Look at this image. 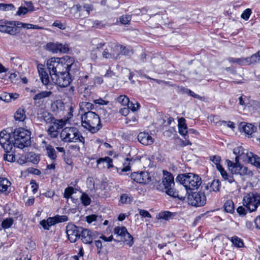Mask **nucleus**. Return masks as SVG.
Masks as SVG:
<instances>
[{"instance_id": "1", "label": "nucleus", "mask_w": 260, "mask_h": 260, "mask_svg": "<svg viewBox=\"0 0 260 260\" xmlns=\"http://www.w3.org/2000/svg\"><path fill=\"white\" fill-rule=\"evenodd\" d=\"M163 178L161 182H158L156 189L160 191L165 192L169 196L183 200L184 197L180 196L178 191L174 190V177L172 174L166 170H163Z\"/></svg>"}, {"instance_id": "2", "label": "nucleus", "mask_w": 260, "mask_h": 260, "mask_svg": "<svg viewBox=\"0 0 260 260\" xmlns=\"http://www.w3.org/2000/svg\"><path fill=\"white\" fill-rule=\"evenodd\" d=\"M82 126L94 134L98 132L102 127L99 116L94 112L88 111L82 115Z\"/></svg>"}, {"instance_id": "3", "label": "nucleus", "mask_w": 260, "mask_h": 260, "mask_svg": "<svg viewBox=\"0 0 260 260\" xmlns=\"http://www.w3.org/2000/svg\"><path fill=\"white\" fill-rule=\"evenodd\" d=\"M31 133L22 128H16L12 133L14 141L12 143L13 146L20 149L28 147L31 145Z\"/></svg>"}, {"instance_id": "4", "label": "nucleus", "mask_w": 260, "mask_h": 260, "mask_svg": "<svg viewBox=\"0 0 260 260\" xmlns=\"http://www.w3.org/2000/svg\"><path fill=\"white\" fill-rule=\"evenodd\" d=\"M61 140L64 143H85L83 137L78 128L75 126H67L63 128L60 134Z\"/></svg>"}, {"instance_id": "5", "label": "nucleus", "mask_w": 260, "mask_h": 260, "mask_svg": "<svg viewBox=\"0 0 260 260\" xmlns=\"http://www.w3.org/2000/svg\"><path fill=\"white\" fill-rule=\"evenodd\" d=\"M176 181L182 184L186 190L197 189L202 183L201 178L199 176L191 173L178 175Z\"/></svg>"}, {"instance_id": "6", "label": "nucleus", "mask_w": 260, "mask_h": 260, "mask_svg": "<svg viewBox=\"0 0 260 260\" xmlns=\"http://www.w3.org/2000/svg\"><path fill=\"white\" fill-rule=\"evenodd\" d=\"M234 153L236 155V159H240L244 161L260 168V157L251 152H248L242 147H239L234 149Z\"/></svg>"}, {"instance_id": "7", "label": "nucleus", "mask_w": 260, "mask_h": 260, "mask_svg": "<svg viewBox=\"0 0 260 260\" xmlns=\"http://www.w3.org/2000/svg\"><path fill=\"white\" fill-rule=\"evenodd\" d=\"M10 135L5 131L0 132V145L4 149L6 154L4 155V159L9 162H13L15 159V155L12 152L13 145L10 140Z\"/></svg>"}, {"instance_id": "8", "label": "nucleus", "mask_w": 260, "mask_h": 260, "mask_svg": "<svg viewBox=\"0 0 260 260\" xmlns=\"http://www.w3.org/2000/svg\"><path fill=\"white\" fill-rule=\"evenodd\" d=\"M243 204L249 212L255 211L260 205V194L256 192L245 194L243 198Z\"/></svg>"}, {"instance_id": "9", "label": "nucleus", "mask_w": 260, "mask_h": 260, "mask_svg": "<svg viewBox=\"0 0 260 260\" xmlns=\"http://www.w3.org/2000/svg\"><path fill=\"white\" fill-rule=\"evenodd\" d=\"M189 205L195 207H202L206 203V197L204 192L202 191L194 192L189 194L187 197Z\"/></svg>"}, {"instance_id": "10", "label": "nucleus", "mask_w": 260, "mask_h": 260, "mask_svg": "<svg viewBox=\"0 0 260 260\" xmlns=\"http://www.w3.org/2000/svg\"><path fill=\"white\" fill-rule=\"evenodd\" d=\"M51 78L52 81L55 84L61 87H67L72 81L69 72L60 74L58 73L53 75H51Z\"/></svg>"}, {"instance_id": "11", "label": "nucleus", "mask_w": 260, "mask_h": 260, "mask_svg": "<svg viewBox=\"0 0 260 260\" xmlns=\"http://www.w3.org/2000/svg\"><path fill=\"white\" fill-rule=\"evenodd\" d=\"M74 60L73 57L64 56L60 58V61L58 66L56 73L58 74L69 72L74 64Z\"/></svg>"}, {"instance_id": "12", "label": "nucleus", "mask_w": 260, "mask_h": 260, "mask_svg": "<svg viewBox=\"0 0 260 260\" xmlns=\"http://www.w3.org/2000/svg\"><path fill=\"white\" fill-rule=\"evenodd\" d=\"M83 228L74 224H68L67 226V234L71 242H75L80 237Z\"/></svg>"}, {"instance_id": "13", "label": "nucleus", "mask_w": 260, "mask_h": 260, "mask_svg": "<svg viewBox=\"0 0 260 260\" xmlns=\"http://www.w3.org/2000/svg\"><path fill=\"white\" fill-rule=\"evenodd\" d=\"M114 233L117 236H120L121 238L125 239L127 242V244L129 246H131L133 244V238L128 233L127 229L124 226H116L114 228Z\"/></svg>"}, {"instance_id": "14", "label": "nucleus", "mask_w": 260, "mask_h": 260, "mask_svg": "<svg viewBox=\"0 0 260 260\" xmlns=\"http://www.w3.org/2000/svg\"><path fill=\"white\" fill-rule=\"evenodd\" d=\"M131 177L132 179L139 183L147 184L151 181V177L147 172H134Z\"/></svg>"}, {"instance_id": "15", "label": "nucleus", "mask_w": 260, "mask_h": 260, "mask_svg": "<svg viewBox=\"0 0 260 260\" xmlns=\"http://www.w3.org/2000/svg\"><path fill=\"white\" fill-rule=\"evenodd\" d=\"M119 46L110 45L103 52V57L106 59H117L120 58V54L118 53Z\"/></svg>"}, {"instance_id": "16", "label": "nucleus", "mask_w": 260, "mask_h": 260, "mask_svg": "<svg viewBox=\"0 0 260 260\" xmlns=\"http://www.w3.org/2000/svg\"><path fill=\"white\" fill-rule=\"evenodd\" d=\"M14 21H8L2 22L0 24V31L11 36L16 35L18 33V29L14 25Z\"/></svg>"}, {"instance_id": "17", "label": "nucleus", "mask_w": 260, "mask_h": 260, "mask_svg": "<svg viewBox=\"0 0 260 260\" xmlns=\"http://www.w3.org/2000/svg\"><path fill=\"white\" fill-rule=\"evenodd\" d=\"M47 50L54 53H67L69 50L68 45L66 44H63L59 43H48L46 45Z\"/></svg>"}, {"instance_id": "18", "label": "nucleus", "mask_w": 260, "mask_h": 260, "mask_svg": "<svg viewBox=\"0 0 260 260\" xmlns=\"http://www.w3.org/2000/svg\"><path fill=\"white\" fill-rule=\"evenodd\" d=\"M37 69L39 74L40 79L43 85H45L47 89L51 90L52 89L49 75L44 68V66L42 64H39Z\"/></svg>"}, {"instance_id": "19", "label": "nucleus", "mask_w": 260, "mask_h": 260, "mask_svg": "<svg viewBox=\"0 0 260 260\" xmlns=\"http://www.w3.org/2000/svg\"><path fill=\"white\" fill-rule=\"evenodd\" d=\"M231 172L233 174H239L241 176H247L249 177L253 175V172L251 171L239 163H236V165L232 167Z\"/></svg>"}, {"instance_id": "20", "label": "nucleus", "mask_w": 260, "mask_h": 260, "mask_svg": "<svg viewBox=\"0 0 260 260\" xmlns=\"http://www.w3.org/2000/svg\"><path fill=\"white\" fill-rule=\"evenodd\" d=\"M60 61V58L53 57L47 61V66L48 71H49L50 76L51 75H53L56 73L57 69L59 62Z\"/></svg>"}, {"instance_id": "21", "label": "nucleus", "mask_w": 260, "mask_h": 260, "mask_svg": "<svg viewBox=\"0 0 260 260\" xmlns=\"http://www.w3.org/2000/svg\"><path fill=\"white\" fill-rule=\"evenodd\" d=\"M53 94V92L49 90L42 91L36 94L32 98L36 104L43 103L45 99L50 98Z\"/></svg>"}, {"instance_id": "22", "label": "nucleus", "mask_w": 260, "mask_h": 260, "mask_svg": "<svg viewBox=\"0 0 260 260\" xmlns=\"http://www.w3.org/2000/svg\"><path fill=\"white\" fill-rule=\"evenodd\" d=\"M80 237L82 241L86 244H90L92 243L93 235L90 230L83 228L81 233Z\"/></svg>"}, {"instance_id": "23", "label": "nucleus", "mask_w": 260, "mask_h": 260, "mask_svg": "<svg viewBox=\"0 0 260 260\" xmlns=\"http://www.w3.org/2000/svg\"><path fill=\"white\" fill-rule=\"evenodd\" d=\"M138 141L143 145H151L154 142V139L148 133H140L138 136Z\"/></svg>"}, {"instance_id": "24", "label": "nucleus", "mask_w": 260, "mask_h": 260, "mask_svg": "<svg viewBox=\"0 0 260 260\" xmlns=\"http://www.w3.org/2000/svg\"><path fill=\"white\" fill-rule=\"evenodd\" d=\"M11 183L5 178H0V192L8 194L10 192Z\"/></svg>"}, {"instance_id": "25", "label": "nucleus", "mask_w": 260, "mask_h": 260, "mask_svg": "<svg viewBox=\"0 0 260 260\" xmlns=\"http://www.w3.org/2000/svg\"><path fill=\"white\" fill-rule=\"evenodd\" d=\"M14 25H15V26L16 27H17V28L22 27V28H26L27 29H42V27H41L38 25H34V24H30V23H23V22H21L20 21H14Z\"/></svg>"}, {"instance_id": "26", "label": "nucleus", "mask_w": 260, "mask_h": 260, "mask_svg": "<svg viewBox=\"0 0 260 260\" xmlns=\"http://www.w3.org/2000/svg\"><path fill=\"white\" fill-rule=\"evenodd\" d=\"M59 128V125L57 123L53 122V125L49 126L47 133L48 135L51 138H55L57 137L58 134V129Z\"/></svg>"}, {"instance_id": "27", "label": "nucleus", "mask_w": 260, "mask_h": 260, "mask_svg": "<svg viewBox=\"0 0 260 260\" xmlns=\"http://www.w3.org/2000/svg\"><path fill=\"white\" fill-rule=\"evenodd\" d=\"M185 120L183 118H181L178 120V129H179V133L183 136H186L187 133H188V131L187 130V125L185 124Z\"/></svg>"}, {"instance_id": "28", "label": "nucleus", "mask_w": 260, "mask_h": 260, "mask_svg": "<svg viewBox=\"0 0 260 260\" xmlns=\"http://www.w3.org/2000/svg\"><path fill=\"white\" fill-rule=\"evenodd\" d=\"M47 156L52 160L55 161L57 155L55 149L50 144H47L45 146Z\"/></svg>"}, {"instance_id": "29", "label": "nucleus", "mask_w": 260, "mask_h": 260, "mask_svg": "<svg viewBox=\"0 0 260 260\" xmlns=\"http://www.w3.org/2000/svg\"><path fill=\"white\" fill-rule=\"evenodd\" d=\"M241 126L242 131L248 135H251L256 128L254 125L250 123H241Z\"/></svg>"}, {"instance_id": "30", "label": "nucleus", "mask_w": 260, "mask_h": 260, "mask_svg": "<svg viewBox=\"0 0 260 260\" xmlns=\"http://www.w3.org/2000/svg\"><path fill=\"white\" fill-rule=\"evenodd\" d=\"M220 182L218 180H213L210 185H206L205 187L206 190H209L210 191H213L217 192L219 191Z\"/></svg>"}, {"instance_id": "31", "label": "nucleus", "mask_w": 260, "mask_h": 260, "mask_svg": "<svg viewBox=\"0 0 260 260\" xmlns=\"http://www.w3.org/2000/svg\"><path fill=\"white\" fill-rule=\"evenodd\" d=\"M56 223V220L53 217H49L46 220H43L40 221V224L44 229L49 230V228Z\"/></svg>"}, {"instance_id": "32", "label": "nucleus", "mask_w": 260, "mask_h": 260, "mask_svg": "<svg viewBox=\"0 0 260 260\" xmlns=\"http://www.w3.org/2000/svg\"><path fill=\"white\" fill-rule=\"evenodd\" d=\"M14 118L16 121H23L26 118L24 109L22 108H19L15 114Z\"/></svg>"}, {"instance_id": "33", "label": "nucleus", "mask_w": 260, "mask_h": 260, "mask_svg": "<svg viewBox=\"0 0 260 260\" xmlns=\"http://www.w3.org/2000/svg\"><path fill=\"white\" fill-rule=\"evenodd\" d=\"M96 162L98 166L103 164V165L106 164V167L108 169L113 167L112 159L108 156L105 157V158H101L98 159ZM104 167L105 166L103 165V167Z\"/></svg>"}, {"instance_id": "34", "label": "nucleus", "mask_w": 260, "mask_h": 260, "mask_svg": "<svg viewBox=\"0 0 260 260\" xmlns=\"http://www.w3.org/2000/svg\"><path fill=\"white\" fill-rule=\"evenodd\" d=\"M210 159L211 160L216 166L217 169L220 172L223 169L222 167L220 165V162L221 161V157L219 155H213L210 157Z\"/></svg>"}, {"instance_id": "35", "label": "nucleus", "mask_w": 260, "mask_h": 260, "mask_svg": "<svg viewBox=\"0 0 260 260\" xmlns=\"http://www.w3.org/2000/svg\"><path fill=\"white\" fill-rule=\"evenodd\" d=\"M137 160L138 161L140 160L139 159H134V158L129 159L128 158H126L125 159V161H127V162L128 161V165H127L126 162H125L124 165H126V166L124 167H123L122 169H118V172H119V170H121V172H127V171H129L131 169L130 165L133 164L134 162V161H135Z\"/></svg>"}, {"instance_id": "36", "label": "nucleus", "mask_w": 260, "mask_h": 260, "mask_svg": "<svg viewBox=\"0 0 260 260\" xmlns=\"http://www.w3.org/2000/svg\"><path fill=\"white\" fill-rule=\"evenodd\" d=\"M248 59L249 65L260 63V50L250 57H248Z\"/></svg>"}, {"instance_id": "37", "label": "nucleus", "mask_w": 260, "mask_h": 260, "mask_svg": "<svg viewBox=\"0 0 260 260\" xmlns=\"http://www.w3.org/2000/svg\"><path fill=\"white\" fill-rule=\"evenodd\" d=\"M79 5H74L70 9V14L72 18L74 19L80 18V14H79Z\"/></svg>"}, {"instance_id": "38", "label": "nucleus", "mask_w": 260, "mask_h": 260, "mask_svg": "<svg viewBox=\"0 0 260 260\" xmlns=\"http://www.w3.org/2000/svg\"><path fill=\"white\" fill-rule=\"evenodd\" d=\"M224 208L226 212L233 213L234 211V204L233 202L231 200H228L224 204Z\"/></svg>"}, {"instance_id": "39", "label": "nucleus", "mask_w": 260, "mask_h": 260, "mask_svg": "<svg viewBox=\"0 0 260 260\" xmlns=\"http://www.w3.org/2000/svg\"><path fill=\"white\" fill-rule=\"evenodd\" d=\"M220 174L224 180L232 183L235 182V179L232 175L228 174L224 169L220 171Z\"/></svg>"}, {"instance_id": "40", "label": "nucleus", "mask_w": 260, "mask_h": 260, "mask_svg": "<svg viewBox=\"0 0 260 260\" xmlns=\"http://www.w3.org/2000/svg\"><path fill=\"white\" fill-rule=\"evenodd\" d=\"M233 244L237 247H242L244 243L242 240L237 236H233L231 238Z\"/></svg>"}, {"instance_id": "41", "label": "nucleus", "mask_w": 260, "mask_h": 260, "mask_svg": "<svg viewBox=\"0 0 260 260\" xmlns=\"http://www.w3.org/2000/svg\"><path fill=\"white\" fill-rule=\"evenodd\" d=\"M42 117L47 123L54 122L53 121L55 120L52 115L47 112H43Z\"/></svg>"}, {"instance_id": "42", "label": "nucleus", "mask_w": 260, "mask_h": 260, "mask_svg": "<svg viewBox=\"0 0 260 260\" xmlns=\"http://www.w3.org/2000/svg\"><path fill=\"white\" fill-rule=\"evenodd\" d=\"M14 220L12 218H7L5 219L2 222L1 225L4 229H7L10 228L13 223Z\"/></svg>"}, {"instance_id": "43", "label": "nucleus", "mask_w": 260, "mask_h": 260, "mask_svg": "<svg viewBox=\"0 0 260 260\" xmlns=\"http://www.w3.org/2000/svg\"><path fill=\"white\" fill-rule=\"evenodd\" d=\"M80 200L82 203L85 206H88L91 203V199L89 196L85 193H83L81 196Z\"/></svg>"}, {"instance_id": "44", "label": "nucleus", "mask_w": 260, "mask_h": 260, "mask_svg": "<svg viewBox=\"0 0 260 260\" xmlns=\"http://www.w3.org/2000/svg\"><path fill=\"white\" fill-rule=\"evenodd\" d=\"M117 101L123 106H127L129 102V99L124 95H121L117 98Z\"/></svg>"}, {"instance_id": "45", "label": "nucleus", "mask_w": 260, "mask_h": 260, "mask_svg": "<svg viewBox=\"0 0 260 260\" xmlns=\"http://www.w3.org/2000/svg\"><path fill=\"white\" fill-rule=\"evenodd\" d=\"M79 106L81 109L84 110V109H86L87 110L89 109H92L94 106L89 103V102H83L79 104Z\"/></svg>"}, {"instance_id": "46", "label": "nucleus", "mask_w": 260, "mask_h": 260, "mask_svg": "<svg viewBox=\"0 0 260 260\" xmlns=\"http://www.w3.org/2000/svg\"><path fill=\"white\" fill-rule=\"evenodd\" d=\"M15 9V7L13 4H0V10L9 11Z\"/></svg>"}, {"instance_id": "47", "label": "nucleus", "mask_w": 260, "mask_h": 260, "mask_svg": "<svg viewBox=\"0 0 260 260\" xmlns=\"http://www.w3.org/2000/svg\"><path fill=\"white\" fill-rule=\"evenodd\" d=\"M131 15H122L119 18V21L122 24H127L131 21Z\"/></svg>"}, {"instance_id": "48", "label": "nucleus", "mask_w": 260, "mask_h": 260, "mask_svg": "<svg viewBox=\"0 0 260 260\" xmlns=\"http://www.w3.org/2000/svg\"><path fill=\"white\" fill-rule=\"evenodd\" d=\"M239 103L238 105L242 107L244 109L246 105V102L248 100L247 97L244 95H242L238 98Z\"/></svg>"}, {"instance_id": "49", "label": "nucleus", "mask_w": 260, "mask_h": 260, "mask_svg": "<svg viewBox=\"0 0 260 260\" xmlns=\"http://www.w3.org/2000/svg\"><path fill=\"white\" fill-rule=\"evenodd\" d=\"M74 193V191L73 187H68L65 189L64 192V197L68 199Z\"/></svg>"}, {"instance_id": "50", "label": "nucleus", "mask_w": 260, "mask_h": 260, "mask_svg": "<svg viewBox=\"0 0 260 260\" xmlns=\"http://www.w3.org/2000/svg\"><path fill=\"white\" fill-rule=\"evenodd\" d=\"M173 213L169 211L161 212L159 213L160 218L168 220L172 217Z\"/></svg>"}, {"instance_id": "51", "label": "nucleus", "mask_w": 260, "mask_h": 260, "mask_svg": "<svg viewBox=\"0 0 260 260\" xmlns=\"http://www.w3.org/2000/svg\"><path fill=\"white\" fill-rule=\"evenodd\" d=\"M248 57L238 58V65L239 66H247L249 65Z\"/></svg>"}, {"instance_id": "52", "label": "nucleus", "mask_w": 260, "mask_h": 260, "mask_svg": "<svg viewBox=\"0 0 260 260\" xmlns=\"http://www.w3.org/2000/svg\"><path fill=\"white\" fill-rule=\"evenodd\" d=\"M127 106L129 110L131 109L132 111L135 112L137 111V110L139 108L140 106L139 103H138V102H136L135 104L133 103L132 102H129Z\"/></svg>"}, {"instance_id": "53", "label": "nucleus", "mask_w": 260, "mask_h": 260, "mask_svg": "<svg viewBox=\"0 0 260 260\" xmlns=\"http://www.w3.org/2000/svg\"><path fill=\"white\" fill-rule=\"evenodd\" d=\"M11 95L10 93L4 92L0 96V100L3 101L5 102L9 103L11 102Z\"/></svg>"}, {"instance_id": "54", "label": "nucleus", "mask_w": 260, "mask_h": 260, "mask_svg": "<svg viewBox=\"0 0 260 260\" xmlns=\"http://www.w3.org/2000/svg\"><path fill=\"white\" fill-rule=\"evenodd\" d=\"M28 12V9L25 7H20L16 13L18 16L24 15Z\"/></svg>"}, {"instance_id": "55", "label": "nucleus", "mask_w": 260, "mask_h": 260, "mask_svg": "<svg viewBox=\"0 0 260 260\" xmlns=\"http://www.w3.org/2000/svg\"><path fill=\"white\" fill-rule=\"evenodd\" d=\"M221 125L223 126L228 127L232 129H233L235 127V123L231 121H222Z\"/></svg>"}, {"instance_id": "56", "label": "nucleus", "mask_w": 260, "mask_h": 260, "mask_svg": "<svg viewBox=\"0 0 260 260\" xmlns=\"http://www.w3.org/2000/svg\"><path fill=\"white\" fill-rule=\"evenodd\" d=\"M52 26L54 27H56L61 30H64L66 29V25L62 23L60 21L56 20L52 24Z\"/></svg>"}, {"instance_id": "57", "label": "nucleus", "mask_w": 260, "mask_h": 260, "mask_svg": "<svg viewBox=\"0 0 260 260\" xmlns=\"http://www.w3.org/2000/svg\"><path fill=\"white\" fill-rule=\"evenodd\" d=\"M251 13V11L250 9H247L242 13L241 17L247 20L249 19Z\"/></svg>"}, {"instance_id": "58", "label": "nucleus", "mask_w": 260, "mask_h": 260, "mask_svg": "<svg viewBox=\"0 0 260 260\" xmlns=\"http://www.w3.org/2000/svg\"><path fill=\"white\" fill-rule=\"evenodd\" d=\"M246 207H244L243 206H239L237 209V211L238 212V213L241 215V216H244L247 213V209H245Z\"/></svg>"}, {"instance_id": "59", "label": "nucleus", "mask_w": 260, "mask_h": 260, "mask_svg": "<svg viewBox=\"0 0 260 260\" xmlns=\"http://www.w3.org/2000/svg\"><path fill=\"white\" fill-rule=\"evenodd\" d=\"M79 14H80V18H84L88 17V12L84 11V9H82V7L79 5Z\"/></svg>"}, {"instance_id": "60", "label": "nucleus", "mask_w": 260, "mask_h": 260, "mask_svg": "<svg viewBox=\"0 0 260 260\" xmlns=\"http://www.w3.org/2000/svg\"><path fill=\"white\" fill-rule=\"evenodd\" d=\"M120 201L122 204H126L130 202V198L126 194H123L121 196Z\"/></svg>"}, {"instance_id": "61", "label": "nucleus", "mask_w": 260, "mask_h": 260, "mask_svg": "<svg viewBox=\"0 0 260 260\" xmlns=\"http://www.w3.org/2000/svg\"><path fill=\"white\" fill-rule=\"evenodd\" d=\"M98 218V216L95 214H92L86 216V221L90 223L94 221H96Z\"/></svg>"}, {"instance_id": "62", "label": "nucleus", "mask_w": 260, "mask_h": 260, "mask_svg": "<svg viewBox=\"0 0 260 260\" xmlns=\"http://www.w3.org/2000/svg\"><path fill=\"white\" fill-rule=\"evenodd\" d=\"M185 140H181V146H186L187 145H191V143L189 140L188 139V136H184Z\"/></svg>"}, {"instance_id": "63", "label": "nucleus", "mask_w": 260, "mask_h": 260, "mask_svg": "<svg viewBox=\"0 0 260 260\" xmlns=\"http://www.w3.org/2000/svg\"><path fill=\"white\" fill-rule=\"evenodd\" d=\"M139 214L141 216L144 217L151 218V214L146 210L143 209H139Z\"/></svg>"}, {"instance_id": "64", "label": "nucleus", "mask_w": 260, "mask_h": 260, "mask_svg": "<svg viewBox=\"0 0 260 260\" xmlns=\"http://www.w3.org/2000/svg\"><path fill=\"white\" fill-rule=\"evenodd\" d=\"M82 7V9H84V11L88 12V16L90 14V12L93 10V6L89 4H85Z\"/></svg>"}]
</instances>
